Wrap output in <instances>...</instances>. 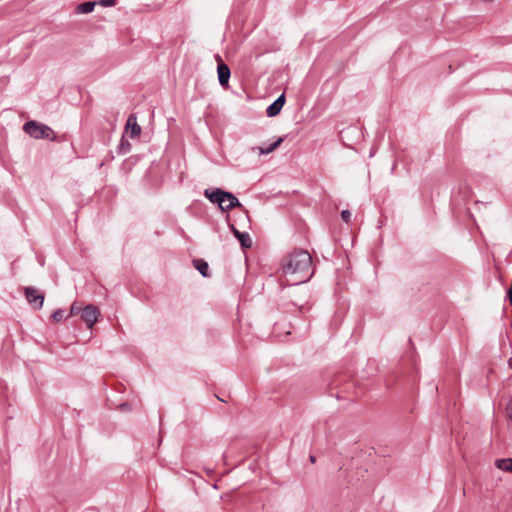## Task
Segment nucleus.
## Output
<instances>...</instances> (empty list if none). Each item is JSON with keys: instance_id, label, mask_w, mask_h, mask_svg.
Listing matches in <instances>:
<instances>
[{"instance_id": "1", "label": "nucleus", "mask_w": 512, "mask_h": 512, "mask_svg": "<svg viewBox=\"0 0 512 512\" xmlns=\"http://www.w3.org/2000/svg\"><path fill=\"white\" fill-rule=\"evenodd\" d=\"M282 271L293 285L307 282L314 274L311 255L302 249L292 251L283 259Z\"/></svg>"}, {"instance_id": "2", "label": "nucleus", "mask_w": 512, "mask_h": 512, "mask_svg": "<svg viewBox=\"0 0 512 512\" xmlns=\"http://www.w3.org/2000/svg\"><path fill=\"white\" fill-rule=\"evenodd\" d=\"M204 195L212 203H217L222 211H229L233 208L242 206L234 194L226 192L220 188H216L212 191L206 189L204 191Z\"/></svg>"}, {"instance_id": "3", "label": "nucleus", "mask_w": 512, "mask_h": 512, "mask_svg": "<svg viewBox=\"0 0 512 512\" xmlns=\"http://www.w3.org/2000/svg\"><path fill=\"white\" fill-rule=\"evenodd\" d=\"M23 130L35 139L56 140V134L49 126L33 120L27 121L23 126Z\"/></svg>"}, {"instance_id": "4", "label": "nucleus", "mask_w": 512, "mask_h": 512, "mask_svg": "<svg viewBox=\"0 0 512 512\" xmlns=\"http://www.w3.org/2000/svg\"><path fill=\"white\" fill-rule=\"evenodd\" d=\"M101 313L100 310L92 304L84 306L81 319L85 322L86 326L91 329L98 321Z\"/></svg>"}, {"instance_id": "5", "label": "nucleus", "mask_w": 512, "mask_h": 512, "mask_svg": "<svg viewBox=\"0 0 512 512\" xmlns=\"http://www.w3.org/2000/svg\"><path fill=\"white\" fill-rule=\"evenodd\" d=\"M25 297L29 304L34 307V309L39 310L42 308L44 302V294L38 291L36 288L26 287Z\"/></svg>"}, {"instance_id": "6", "label": "nucleus", "mask_w": 512, "mask_h": 512, "mask_svg": "<svg viewBox=\"0 0 512 512\" xmlns=\"http://www.w3.org/2000/svg\"><path fill=\"white\" fill-rule=\"evenodd\" d=\"M216 59L218 61L217 73L219 84L222 87H227L231 75L230 68L225 63H223L219 55L216 56Z\"/></svg>"}, {"instance_id": "7", "label": "nucleus", "mask_w": 512, "mask_h": 512, "mask_svg": "<svg viewBox=\"0 0 512 512\" xmlns=\"http://www.w3.org/2000/svg\"><path fill=\"white\" fill-rule=\"evenodd\" d=\"M285 104V94L282 93L272 104H270L266 109V114L268 117L277 116L281 109Z\"/></svg>"}, {"instance_id": "8", "label": "nucleus", "mask_w": 512, "mask_h": 512, "mask_svg": "<svg viewBox=\"0 0 512 512\" xmlns=\"http://www.w3.org/2000/svg\"><path fill=\"white\" fill-rule=\"evenodd\" d=\"M130 132V137H138L141 133V126L137 123L135 114L129 115L126 122V132Z\"/></svg>"}, {"instance_id": "9", "label": "nucleus", "mask_w": 512, "mask_h": 512, "mask_svg": "<svg viewBox=\"0 0 512 512\" xmlns=\"http://www.w3.org/2000/svg\"><path fill=\"white\" fill-rule=\"evenodd\" d=\"M231 230L234 236L239 240L240 245L243 249H249L252 246V240L250 235L247 232H240L237 230L234 225H231Z\"/></svg>"}, {"instance_id": "10", "label": "nucleus", "mask_w": 512, "mask_h": 512, "mask_svg": "<svg viewBox=\"0 0 512 512\" xmlns=\"http://www.w3.org/2000/svg\"><path fill=\"white\" fill-rule=\"evenodd\" d=\"M193 266L195 269H197L199 271V273L204 276V277H208L209 276V266H208V263L203 260V259H194L193 260Z\"/></svg>"}, {"instance_id": "11", "label": "nucleus", "mask_w": 512, "mask_h": 512, "mask_svg": "<svg viewBox=\"0 0 512 512\" xmlns=\"http://www.w3.org/2000/svg\"><path fill=\"white\" fill-rule=\"evenodd\" d=\"M495 466L502 471L512 473V458L497 459Z\"/></svg>"}, {"instance_id": "12", "label": "nucleus", "mask_w": 512, "mask_h": 512, "mask_svg": "<svg viewBox=\"0 0 512 512\" xmlns=\"http://www.w3.org/2000/svg\"><path fill=\"white\" fill-rule=\"evenodd\" d=\"M95 5H96L95 1L83 2L76 7V12L81 13V14L91 13L94 10Z\"/></svg>"}, {"instance_id": "13", "label": "nucleus", "mask_w": 512, "mask_h": 512, "mask_svg": "<svg viewBox=\"0 0 512 512\" xmlns=\"http://www.w3.org/2000/svg\"><path fill=\"white\" fill-rule=\"evenodd\" d=\"M283 141H284V138L279 137L276 141L269 144L267 147H259V153L260 154H269V153L273 152L275 149H277Z\"/></svg>"}, {"instance_id": "14", "label": "nucleus", "mask_w": 512, "mask_h": 512, "mask_svg": "<svg viewBox=\"0 0 512 512\" xmlns=\"http://www.w3.org/2000/svg\"><path fill=\"white\" fill-rule=\"evenodd\" d=\"M83 309H84V306L82 305V303H80L78 301H74L70 307V316H75V315H79V314L81 316Z\"/></svg>"}, {"instance_id": "15", "label": "nucleus", "mask_w": 512, "mask_h": 512, "mask_svg": "<svg viewBox=\"0 0 512 512\" xmlns=\"http://www.w3.org/2000/svg\"><path fill=\"white\" fill-rule=\"evenodd\" d=\"M131 145L130 143L124 139V137L121 138V142L119 145V153L120 154H126L130 151Z\"/></svg>"}, {"instance_id": "16", "label": "nucleus", "mask_w": 512, "mask_h": 512, "mask_svg": "<svg viewBox=\"0 0 512 512\" xmlns=\"http://www.w3.org/2000/svg\"><path fill=\"white\" fill-rule=\"evenodd\" d=\"M52 319L55 322H60L61 320H63L64 319V310L57 309L56 311H54L52 314Z\"/></svg>"}, {"instance_id": "17", "label": "nucleus", "mask_w": 512, "mask_h": 512, "mask_svg": "<svg viewBox=\"0 0 512 512\" xmlns=\"http://www.w3.org/2000/svg\"><path fill=\"white\" fill-rule=\"evenodd\" d=\"M341 218L344 222L348 223L350 221V218H351V213L349 210H343L341 212Z\"/></svg>"}, {"instance_id": "18", "label": "nucleus", "mask_w": 512, "mask_h": 512, "mask_svg": "<svg viewBox=\"0 0 512 512\" xmlns=\"http://www.w3.org/2000/svg\"><path fill=\"white\" fill-rule=\"evenodd\" d=\"M99 4L104 7H111L116 4V0H100Z\"/></svg>"}, {"instance_id": "19", "label": "nucleus", "mask_w": 512, "mask_h": 512, "mask_svg": "<svg viewBox=\"0 0 512 512\" xmlns=\"http://www.w3.org/2000/svg\"><path fill=\"white\" fill-rule=\"evenodd\" d=\"M507 416L512 421V398L510 399L507 408H506Z\"/></svg>"}, {"instance_id": "20", "label": "nucleus", "mask_w": 512, "mask_h": 512, "mask_svg": "<svg viewBox=\"0 0 512 512\" xmlns=\"http://www.w3.org/2000/svg\"><path fill=\"white\" fill-rule=\"evenodd\" d=\"M119 409L121 411H124V412L130 411L131 410V405L128 402H125V403H122V404L119 405Z\"/></svg>"}, {"instance_id": "21", "label": "nucleus", "mask_w": 512, "mask_h": 512, "mask_svg": "<svg viewBox=\"0 0 512 512\" xmlns=\"http://www.w3.org/2000/svg\"><path fill=\"white\" fill-rule=\"evenodd\" d=\"M309 459H310L311 463H315L316 462V457L314 455H310Z\"/></svg>"}]
</instances>
